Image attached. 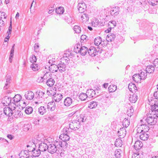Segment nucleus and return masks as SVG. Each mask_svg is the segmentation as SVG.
Here are the masks:
<instances>
[{
  "label": "nucleus",
  "instance_id": "nucleus-1",
  "mask_svg": "<svg viewBox=\"0 0 158 158\" xmlns=\"http://www.w3.org/2000/svg\"><path fill=\"white\" fill-rule=\"evenodd\" d=\"M157 118H158V115L157 114H154L150 112L147 114V118H143L141 121H145L148 124L153 125L156 123Z\"/></svg>",
  "mask_w": 158,
  "mask_h": 158
},
{
  "label": "nucleus",
  "instance_id": "nucleus-2",
  "mask_svg": "<svg viewBox=\"0 0 158 158\" xmlns=\"http://www.w3.org/2000/svg\"><path fill=\"white\" fill-rule=\"evenodd\" d=\"M17 108L16 104H11L9 107H5L3 109V112L5 115L8 116H11L13 114V110Z\"/></svg>",
  "mask_w": 158,
  "mask_h": 158
},
{
  "label": "nucleus",
  "instance_id": "nucleus-3",
  "mask_svg": "<svg viewBox=\"0 0 158 158\" xmlns=\"http://www.w3.org/2000/svg\"><path fill=\"white\" fill-rule=\"evenodd\" d=\"M69 127L71 129L77 130L80 127V123L77 119L73 120L69 123Z\"/></svg>",
  "mask_w": 158,
  "mask_h": 158
},
{
  "label": "nucleus",
  "instance_id": "nucleus-4",
  "mask_svg": "<svg viewBox=\"0 0 158 158\" xmlns=\"http://www.w3.org/2000/svg\"><path fill=\"white\" fill-rule=\"evenodd\" d=\"M81 0H79L77 7L79 12L82 13L85 10L86 6L85 3L82 1L81 2Z\"/></svg>",
  "mask_w": 158,
  "mask_h": 158
},
{
  "label": "nucleus",
  "instance_id": "nucleus-5",
  "mask_svg": "<svg viewBox=\"0 0 158 158\" xmlns=\"http://www.w3.org/2000/svg\"><path fill=\"white\" fill-rule=\"evenodd\" d=\"M2 103L4 106L11 105V104H13V102H12L11 98L8 96L5 97L2 101Z\"/></svg>",
  "mask_w": 158,
  "mask_h": 158
},
{
  "label": "nucleus",
  "instance_id": "nucleus-6",
  "mask_svg": "<svg viewBox=\"0 0 158 158\" xmlns=\"http://www.w3.org/2000/svg\"><path fill=\"white\" fill-rule=\"evenodd\" d=\"M24 96L26 99L29 100H31L34 98V94L33 92L28 90L25 93Z\"/></svg>",
  "mask_w": 158,
  "mask_h": 158
},
{
  "label": "nucleus",
  "instance_id": "nucleus-7",
  "mask_svg": "<svg viewBox=\"0 0 158 158\" xmlns=\"http://www.w3.org/2000/svg\"><path fill=\"white\" fill-rule=\"evenodd\" d=\"M88 49L85 46L80 47V48L78 50L76 51V52H79L81 55L85 56L88 52Z\"/></svg>",
  "mask_w": 158,
  "mask_h": 158
},
{
  "label": "nucleus",
  "instance_id": "nucleus-8",
  "mask_svg": "<svg viewBox=\"0 0 158 158\" xmlns=\"http://www.w3.org/2000/svg\"><path fill=\"white\" fill-rule=\"evenodd\" d=\"M138 99L137 94L134 93L133 94H130L129 96L128 100L131 103H135Z\"/></svg>",
  "mask_w": 158,
  "mask_h": 158
},
{
  "label": "nucleus",
  "instance_id": "nucleus-9",
  "mask_svg": "<svg viewBox=\"0 0 158 158\" xmlns=\"http://www.w3.org/2000/svg\"><path fill=\"white\" fill-rule=\"evenodd\" d=\"M48 152L51 154H53L56 152L57 150L56 145L54 144H51L48 146Z\"/></svg>",
  "mask_w": 158,
  "mask_h": 158
},
{
  "label": "nucleus",
  "instance_id": "nucleus-10",
  "mask_svg": "<svg viewBox=\"0 0 158 158\" xmlns=\"http://www.w3.org/2000/svg\"><path fill=\"white\" fill-rule=\"evenodd\" d=\"M119 12V8L117 6L112 7L110 10V13L112 15H117Z\"/></svg>",
  "mask_w": 158,
  "mask_h": 158
},
{
  "label": "nucleus",
  "instance_id": "nucleus-11",
  "mask_svg": "<svg viewBox=\"0 0 158 158\" xmlns=\"http://www.w3.org/2000/svg\"><path fill=\"white\" fill-rule=\"evenodd\" d=\"M118 134L119 137L120 138H124L126 134V131L124 127L120 128L118 131Z\"/></svg>",
  "mask_w": 158,
  "mask_h": 158
},
{
  "label": "nucleus",
  "instance_id": "nucleus-12",
  "mask_svg": "<svg viewBox=\"0 0 158 158\" xmlns=\"http://www.w3.org/2000/svg\"><path fill=\"white\" fill-rule=\"evenodd\" d=\"M31 148H32V150L31 149H28V151H29V152H32L33 155L35 157L36 156H38L40 154L41 151L39 149L35 150L34 148H33V147H31Z\"/></svg>",
  "mask_w": 158,
  "mask_h": 158
},
{
  "label": "nucleus",
  "instance_id": "nucleus-13",
  "mask_svg": "<svg viewBox=\"0 0 158 158\" xmlns=\"http://www.w3.org/2000/svg\"><path fill=\"white\" fill-rule=\"evenodd\" d=\"M73 103V100L72 98L68 97L66 98L64 101V104L66 106H70Z\"/></svg>",
  "mask_w": 158,
  "mask_h": 158
},
{
  "label": "nucleus",
  "instance_id": "nucleus-14",
  "mask_svg": "<svg viewBox=\"0 0 158 158\" xmlns=\"http://www.w3.org/2000/svg\"><path fill=\"white\" fill-rule=\"evenodd\" d=\"M151 112L154 114H156L158 115V105H156L155 104L153 106H152L151 111L149 113Z\"/></svg>",
  "mask_w": 158,
  "mask_h": 158
},
{
  "label": "nucleus",
  "instance_id": "nucleus-15",
  "mask_svg": "<svg viewBox=\"0 0 158 158\" xmlns=\"http://www.w3.org/2000/svg\"><path fill=\"white\" fill-rule=\"evenodd\" d=\"M86 94L89 98H92L96 96V93L95 91L93 89H88L86 92Z\"/></svg>",
  "mask_w": 158,
  "mask_h": 158
},
{
  "label": "nucleus",
  "instance_id": "nucleus-16",
  "mask_svg": "<svg viewBox=\"0 0 158 158\" xmlns=\"http://www.w3.org/2000/svg\"><path fill=\"white\" fill-rule=\"evenodd\" d=\"M48 148V146L44 143H41L39 144V149L42 152L45 151Z\"/></svg>",
  "mask_w": 158,
  "mask_h": 158
},
{
  "label": "nucleus",
  "instance_id": "nucleus-17",
  "mask_svg": "<svg viewBox=\"0 0 158 158\" xmlns=\"http://www.w3.org/2000/svg\"><path fill=\"white\" fill-rule=\"evenodd\" d=\"M129 90L132 93H135L137 91V88L135 84L130 83L128 86Z\"/></svg>",
  "mask_w": 158,
  "mask_h": 158
},
{
  "label": "nucleus",
  "instance_id": "nucleus-18",
  "mask_svg": "<svg viewBox=\"0 0 158 158\" xmlns=\"http://www.w3.org/2000/svg\"><path fill=\"white\" fill-rule=\"evenodd\" d=\"M55 87L50 88L47 92V94L49 96H54L56 93Z\"/></svg>",
  "mask_w": 158,
  "mask_h": 158
},
{
  "label": "nucleus",
  "instance_id": "nucleus-19",
  "mask_svg": "<svg viewBox=\"0 0 158 158\" xmlns=\"http://www.w3.org/2000/svg\"><path fill=\"white\" fill-rule=\"evenodd\" d=\"M88 52L89 55L92 56H95L97 53L96 50L94 47H91L88 50Z\"/></svg>",
  "mask_w": 158,
  "mask_h": 158
},
{
  "label": "nucleus",
  "instance_id": "nucleus-20",
  "mask_svg": "<svg viewBox=\"0 0 158 158\" xmlns=\"http://www.w3.org/2000/svg\"><path fill=\"white\" fill-rule=\"evenodd\" d=\"M58 69L60 72L62 73L66 70V65L63 63H60L57 65Z\"/></svg>",
  "mask_w": 158,
  "mask_h": 158
},
{
  "label": "nucleus",
  "instance_id": "nucleus-21",
  "mask_svg": "<svg viewBox=\"0 0 158 158\" xmlns=\"http://www.w3.org/2000/svg\"><path fill=\"white\" fill-rule=\"evenodd\" d=\"M143 146V144L139 140H137L135 142L134 146V148L137 151L139 149Z\"/></svg>",
  "mask_w": 158,
  "mask_h": 158
},
{
  "label": "nucleus",
  "instance_id": "nucleus-22",
  "mask_svg": "<svg viewBox=\"0 0 158 158\" xmlns=\"http://www.w3.org/2000/svg\"><path fill=\"white\" fill-rule=\"evenodd\" d=\"M13 114L15 118H19L22 115V113H21L20 110H17V108L14 110H13Z\"/></svg>",
  "mask_w": 158,
  "mask_h": 158
},
{
  "label": "nucleus",
  "instance_id": "nucleus-23",
  "mask_svg": "<svg viewBox=\"0 0 158 158\" xmlns=\"http://www.w3.org/2000/svg\"><path fill=\"white\" fill-rule=\"evenodd\" d=\"M81 21L83 23H85L88 21L89 17L88 15L86 14H83L81 15Z\"/></svg>",
  "mask_w": 158,
  "mask_h": 158
},
{
  "label": "nucleus",
  "instance_id": "nucleus-24",
  "mask_svg": "<svg viewBox=\"0 0 158 158\" xmlns=\"http://www.w3.org/2000/svg\"><path fill=\"white\" fill-rule=\"evenodd\" d=\"M62 98V95L61 94H56L53 96V99L56 102H60Z\"/></svg>",
  "mask_w": 158,
  "mask_h": 158
},
{
  "label": "nucleus",
  "instance_id": "nucleus-25",
  "mask_svg": "<svg viewBox=\"0 0 158 158\" xmlns=\"http://www.w3.org/2000/svg\"><path fill=\"white\" fill-rule=\"evenodd\" d=\"M29 153L27 150L21 151L19 154L20 158H27L29 155Z\"/></svg>",
  "mask_w": 158,
  "mask_h": 158
},
{
  "label": "nucleus",
  "instance_id": "nucleus-26",
  "mask_svg": "<svg viewBox=\"0 0 158 158\" xmlns=\"http://www.w3.org/2000/svg\"><path fill=\"white\" fill-rule=\"evenodd\" d=\"M115 38V35L113 33L108 34L106 38V39L108 42H111L113 41Z\"/></svg>",
  "mask_w": 158,
  "mask_h": 158
},
{
  "label": "nucleus",
  "instance_id": "nucleus-27",
  "mask_svg": "<svg viewBox=\"0 0 158 158\" xmlns=\"http://www.w3.org/2000/svg\"><path fill=\"white\" fill-rule=\"evenodd\" d=\"M56 107V105L53 102H49L48 104L47 108L48 109H49L51 110H54Z\"/></svg>",
  "mask_w": 158,
  "mask_h": 158
},
{
  "label": "nucleus",
  "instance_id": "nucleus-28",
  "mask_svg": "<svg viewBox=\"0 0 158 158\" xmlns=\"http://www.w3.org/2000/svg\"><path fill=\"white\" fill-rule=\"evenodd\" d=\"M49 69L50 72L52 73L56 72L58 70L57 65L55 64H51L49 66Z\"/></svg>",
  "mask_w": 158,
  "mask_h": 158
},
{
  "label": "nucleus",
  "instance_id": "nucleus-29",
  "mask_svg": "<svg viewBox=\"0 0 158 158\" xmlns=\"http://www.w3.org/2000/svg\"><path fill=\"white\" fill-rule=\"evenodd\" d=\"M21 99V96L19 94H17L13 98L12 102H13V103L15 104V103L19 102Z\"/></svg>",
  "mask_w": 158,
  "mask_h": 158
},
{
  "label": "nucleus",
  "instance_id": "nucleus-30",
  "mask_svg": "<svg viewBox=\"0 0 158 158\" xmlns=\"http://www.w3.org/2000/svg\"><path fill=\"white\" fill-rule=\"evenodd\" d=\"M59 137L62 140L64 141H68L70 139L69 136L65 134H61Z\"/></svg>",
  "mask_w": 158,
  "mask_h": 158
},
{
  "label": "nucleus",
  "instance_id": "nucleus-31",
  "mask_svg": "<svg viewBox=\"0 0 158 158\" xmlns=\"http://www.w3.org/2000/svg\"><path fill=\"white\" fill-rule=\"evenodd\" d=\"M55 82V81L53 78H49L47 81L46 84L48 86L51 87L54 85Z\"/></svg>",
  "mask_w": 158,
  "mask_h": 158
},
{
  "label": "nucleus",
  "instance_id": "nucleus-32",
  "mask_svg": "<svg viewBox=\"0 0 158 158\" xmlns=\"http://www.w3.org/2000/svg\"><path fill=\"white\" fill-rule=\"evenodd\" d=\"M132 79L135 82H138L140 81L142 79L141 78V77L139 74H137L134 75L132 77Z\"/></svg>",
  "mask_w": 158,
  "mask_h": 158
},
{
  "label": "nucleus",
  "instance_id": "nucleus-33",
  "mask_svg": "<svg viewBox=\"0 0 158 158\" xmlns=\"http://www.w3.org/2000/svg\"><path fill=\"white\" fill-rule=\"evenodd\" d=\"M139 136L140 139L144 141L147 140L149 137L148 135L145 133H142L139 135Z\"/></svg>",
  "mask_w": 158,
  "mask_h": 158
},
{
  "label": "nucleus",
  "instance_id": "nucleus-34",
  "mask_svg": "<svg viewBox=\"0 0 158 158\" xmlns=\"http://www.w3.org/2000/svg\"><path fill=\"white\" fill-rule=\"evenodd\" d=\"M141 72L139 74V75L141 77V78L142 79H144L147 75V71L144 70H143L142 71L141 70Z\"/></svg>",
  "mask_w": 158,
  "mask_h": 158
},
{
  "label": "nucleus",
  "instance_id": "nucleus-35",
  "mask_svg": "<svg viewBox=\"0 0 158 158\" xmlns=\"http://www.w3.org/2000/svg\"><path fill=\"white\" fill-rule=\"evenodd\" d=\"M155 70V68L152 65H149L148 66L146 70L149 73H153Z\"/></svg>",
  "mask_w": 158,
  "mask_h": 158
},
{
  "label": "nucleus",
  "instance_id": "nucleus-36",
  "mask_svg": "<svg viewBox=\"0 0 158 158\" xmlns=\"http://www.w3.org/2000/svg\"><path fill=\"white\" fill-rule=\"evenodd\" d=\"M88 97L86 93H81L79 94V98L82 101L85 100Z\"/></svg>",
  "mask_w": 158,
  "mask_h": 158
},
{
  "label": "nucleus",
  "instance_id": "nucleus-37",
  "mask_svg": "<svg viewBox=\"0 0 158 158\" xmlns=\"http://www.w3.org/2000/svg\"><path fill=\"white\" fill-rule=\"evenodd\" d=\"M130 124L129 119L125 118L123 121V125L124 127L126 128Z\"/></svg>",
  "mask_w": 158,
  "mask_h": 158
},
{
  "label": "nucleus",
  "instance_id": "nucleus-38",
  "mask_svg": "<svg viewBox=\"0 0 158 158\" xmlns=\"http://www.w3.org/2000/svg\"><path fill=\"white\" fill-rule=\"evenodd\" d=\"M31 68L32 69L35 71H36L39 70L40 69V67L38 64H33L31 66Z\"/></svg>",
  "mask_w": 158,
  "mask_h": 158
},
{
  "label": "nucleus",
  "instance_id": "nucleus-39",
  "mask_svg": "<svg viewBox=\"0 0 158 158\" xmlns=\"http://www.w3.org/2000/svg\"><path fill=\"white\" fill-rule=\"evenodd\" d=\"M12 31V22L11 21L10 23V26L9 27L8 31L7 32V35L6 36V38L7 40L9 39L10 38L9 35L10 34L11 32Z\"/></svg>",
  "mask_w": 158,
  "mask_h": 158
},
{
  "label": "nucleus",
  "instance_id": "nucleus-40",
  "mask_svg": "<svg viewBox=\"0 0 158 158\" xmlns=\"http://www.w3.org/2000/svg\"><path fill=\"white\" fill-rule=\"evenodd\" d=\"M39 113L41 115H43L46 112V109L44 106H40L38 109Z\"/></svg>",
  "mask_w": 158,
  "mask_h": 158
},
{
  "label": "nucleus",
  "instance_id": "nucleus-41",
  "mask_svg": "<svg viewBox=\"0 0 158 158\" xmlns=\"http://www.w3.org/2000/svg\"><path fill=\"white\" fill-rule=\"evenodd\" d=\"M64 12V9L63 7H60L56 9V13L59 14H62Z\"/></svg>",
  "mask_w": 158,
  "mask_h": 158
},
{
  "label": "nucleus",
  "instance_id": "nucleus-42",
  "mask_svg": "<svg viewBox=\"0 0 158 158\" xmlns=\"http://www.w3.org/2000/svg\"><path fill=\"white\" fill-rule=\"evenodd\" d=\"M11 77L9 75H7L6 76V83L5 84V86L4 87L5 89L7 88V86L10 83V80Z\"/></svg>",
  "mask_w": 158,
  "mask_h": 158
},
{
  "label": "nucleus",
  "instance_id": "nucleus-43",
  "mask_svg": "<svg viewBox=\"0 0 158 158\" xmlns=\"http://www.w3.org/2000/svg\"><path fill=\"white\" fill-rule=\"evenodd\" d=\"M114 144L116 147H121L122 145V141L120 139H117L115 142Z\"/></svg>",
  "mask_w": 158,
  "mask_h": 158
},
{
  "label": "nucleus",
  "instance_id": "nucleus-44",
  "mask_svg": "<svg viewBox=\"0 0 158 158\" xmlns=\"http://www.w3.org/2000/svg\"><path fill=\"white\" fill-rule=\"evenodd\" d=\"M117 88V86L115 85H111L109 86L108 90L110 92H113L115 91L116 90Z\"/></svg>",
  "mask_w": 158,
  "mask_h": 158
},
{
  "label": "nucleus",
  "instance_id": "nucleus-45",
  "mask_svg": "<svg viewBox=\"0 0 158 158\" xmlns=\"http://www.w3.org/2000/svg\"><path fill=\"white\" fill-rule=\"evenodd\" d=\"M102 40L101 37H98L94 39V44L98 46L100 44Z\"/></svg>",
  "mask_w": 158,
  "mask_h": 158
},
{
  "label": "nucleus",
  "instance_id": "nucleus-46",
  "mask_svg": "<svg viewBox=\"0 0 158 158\" xmlns=\"http://www.w3.org/2000/svg\"><path fill=\"white\" fill-rule=\"evenodd\" d=\"M33 110V109L32 107L27 106L26 107L25 112L26 114H29L32 113Z\"/></svg>",
  "mask_w": 158,
  "mask_h": 158
},
{
  "label": "nucleus",
  "instance_id": "nucleus-47",
  "mask_svg": "<svg viewBox=\"0 0 158 158\" xmlns=\"http://www.w3.org/2000/svg\"><path fill=\"white\" fill-rule=\"evenodd\" d=\"M134 112V110L132 107H131L127 110V115L131 117L132 115Z\"/></svg>",
  "mask_w": 158,
  "mask_h": 158
},
{
  "label": "nucleus",
  "instance_id": "nucleus-48",
  "mask_svg": "<svg viewBox=\"0 0 158 158\" xmlns=\"http://www.w3.org/2000/svg\"><path fill=\"white\" fill-rule=\"evenodd\" d=\"M142 124L140 125L141 127H142V128L143 130V132L145 133L148 131L149 130V127L147 126V124Z\"/></svg>",
  "mask_w": 158,
  "mask_h": 158
},
{
  "label": "nucleus",
  "instance_id": "nucleus-49",
  "mask_svg": "<svg viewBox=\"0 0 158 158\" xmlns=\"http://www.w3.org/2000/svg\"><path fill=\"white\" fill-rule=\"evenodd\" d=\"M97 105V103L96 102L92 101L90 102L89 104L88 107L90 109H93L95 108Z\"/></svg>",
  "mask_w": 158,
  "mask_h": 158
},
{
  "label": "nucleus",
  "instance_id": "nucleus-50",
  "mask_svg": "<svg viewBox=\"0 0 158 158\" xmlns=\"http://www.w3.org/2000/svg\"><path fill=\"white\" fill-rule=\"evenodd\" d=\"M122 152L120 149H118L115 152L114 155L116 158H120Z\"/></svg>",
  "mask_w": 158,
  "mask_h": 158
},
{
  "label": "nucleus",
  "instance_id": "nucleus-51",
  "mask_svg": "<svg viewBox=\"0 0 158 158\" xmlns=\"http://www.w3.org/2000/svg\"><path fill=\"white\" fill-rule=\"evenodd\" d=\"M143 157V155L140 154L138 152L134 153L132 155V158H142Z\"/></svg>",
  "mask_w": 158,
  "mask_h": 158
},
{
  "label": "nucleus",
  "instance_id": "nucleus-52",
  "mask_svg": "<svg viewBox=\"0 0 158 158\" xmlns=\"http://www.w3.org/2000/svg\"><path fill=\"white\" fill-rule=\"evenodd\" d=\"M73 30L76 33H80L81 31L80 27L77 25H76L74 27Z\"/></svg>",
  "mask_w": 158,
  "mask_h": 158
},
{
  "label": "nucleus",
  "instance_id": "nucleus-53",
  "mask_svg": "<svg viewBox=\"0 0 158 158\" xmlns=\"http://www.w3.org/2000/svg\"><path fill=\"white\" fill-rule=\"evenodd\" d=\"M37 59L36 56L34 55H32L30 58V61L31 62L33 63L36 61Z\"/></svg>",
  "mask_w": 158,
  "mask_h": 158
},
{
  "label": "nucleus",
  "instance_id": "nucleus-54",
  "mask_svg": "<svg viewBox=\"0 0 158 158\" xmlns=\"http://www.w3.org/2000/svg\"><path fill=\"white\" fill-rule=\"evenodd\" d=\"M139 127H138V128L137 130V135L138 136H139V134H141L142 133H141V132H143V130L142 129V127H141V125H139Z\"/></svg>",
  "mask_w": 158,
  "mask_h": 158
},
{
  "label": "nucleus",
  "instance_id": "nucleus-55",
  "mask_svg": "<svg viewBox=\"0 0 158 158\" xmlns=\"http://www.w3.org/2000/svg\"><path fill=\"white\" fill-rule=\"evenodd\" d=\"M92 26L94 27L97 26L98 24V20L95 19H93L91 23Z\"/></svg>",
  "mask_w": 158,
  "mask_h": 158
},
{
  "label": "nucleus",
  "instance_id": "nucleus-56",
  "mask_svg": "<svg viewBox=\"0 0 158 158\" xmlns=\"http://www.w3.org/2000/svg\"><path fill=\"white\" fill-rule=\"evenodd\" d=\"M49 78H51L50 76L49 73L48 72H46L45 73L44 76L41 77L42 79L44 80L47 79H48Z\"/></svg>",
  "mask_w": 158,
  "mask_h": 158
},
{
  "label": "nucleus",
  "instance_id": "nucleus-57",
  "mask_svg": "<svg viewBox=\"0 0 158 158\" xmlns=\"http://www.w3.org/2000/svg\"><path fill=\"white\" fill-rule=\"evenodd\" d=\"M148 2L150 4L153 6L156 5L157 3V0H148Z\"/></svg>",
  "mask_w": 158,
  "mask_h": 158
},
{
  "label": "nucleus",
  "instance_id": "nucleus-58",
  "mask_svg": "<svg viewBox=\"0 0 158 158\" xmlns=\"http://www.w3.org/2000/svg\"><path fill=\"white\" fill-rule=\"evenodd\" d=\"M14 50L11 49L10 51V57H9V60L10 62L11 63L12 61V59L13 58V56L14 55Z\"/></svg>",
  "mask_w": 158,
  "mask_h": 158
},
{
  "label": "nucleus",
  "instance_id": "nucleus-59",
  "mask_svg": "<svg viewBox=\"0 0 158 158\" xmlns=\"http://www.w3.org/2000/svg\"><path fill=\"white\" fill-rule=\"evenodd\" d=\"M36 94L38 95L37 96L42 98L44 96V93L41 91H37L36 92Z\"/></svg>",
  "mask_w": 158,
  "mask_h": 158
},
{
  "label": "nucleus",
  "instance_id": "nucleus-60",
  "mask_svg": "<svg viewBox=\"0 0 158 158\" xmlns=\"http://www.w3.org/2000/svg\"><path fill=\"white\" fill-rule=\"evenodd\" d=\"M54 143L56 146H58L59 145L60 146L62 147V142L60 140L58 141H56Z\"/></svg>",
  "mask_w": 158,
  "mask_h": 158
},
{
  "label": "nucleus",
  "instance_id": "nucleus-61",
  "mask_svg": "<svg viewBox=\"0 0 158 158\" xmlns=\"http://www.w3.org/2000/svg\"><path fill=\"white\" fill-rule=\"evenodd\" d=\"M112 24L114 27H115L116 25V23L115 21L113 20L109 22V25L110 26H112Z\"/></svg>",
  "mask_w": 158,
  "mask_h": 158
},
{
  "label": "nucleus",
  "instance_id": "nucleus-62",
  "mask_svg": "<svg viewBox=\"0 0 158 158\" xmlns=\"http://www.w3.org/2000/svg\"><path fill=\"white\" fill-rule=\"evenodd\" d=\"M49 152L44 153L43 154L44 158H49L51 155Z\"/></svg>",
  "mask_w": 158,
  "mask_h": 158
},
{
  "label": "nucleus",
  "instance_id": "nucleus-63",
  "mask_svg": "<svg viewBox=\"0 0 158 158\" xmlns=\"http://www.w3.org/2000/svg\"><path fill=\"white\" fill-rule=\"evenodd\" d=\"M29 126L28 124L24 125L23 126V130L24 131H27L29 130Z\"/></svg>",
  "mask_w": 158,
  "mask_h": 158
},
{
  "label": "nucleus",
  "instance_id": "nucleus-64",
  "mask_svg": "<svg viewBox=\"0 0 158 158\" xmlns=\"http://www.w3.org/2000/svg\"><path fill=\"white\" fill-rule=\"evenodd\" d=\"M153 64L155 67H158V59H156L153 61Z\"/></svg>",
  "mask_w": 158,
  "mask_h": 158
}]
</instances>
